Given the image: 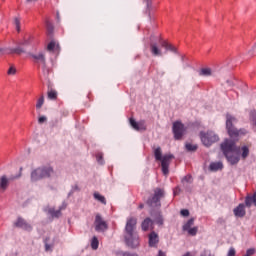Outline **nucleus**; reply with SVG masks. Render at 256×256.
<instances>
[{
  "instance_id": "1",
  "label": "nucleus",
  "mask_w": 256,
  "mask_h": 256,
  "mask_svg": "<svg viewBox=\"0 0 256 256\" xmlns=\"http://www.w3.org/2000/svg\"><path fill=\"white\" fill-rule=\"evenodd\" d=\"M135 229H137V218H128L125 226L124 239L126 245H128V247H131L132 249L139 247V234L135 232Z\"/></svg>"
},
{
  "instance_id": "2",
  "label": "nucleus",
  "mask_w": 256,
  "mask_h": 256,
  "mask_svg": "<svg viewBox=\"0 0 256 256\" xmlns=\"http://www.w3.org/2000/svg\"><path fill=\"white\" fill-rule=\"evenodd\" d=\"M221 149L230 165H237L239 163L241 148L235 145V141L226 139L221 144Z\"/></svg>"
},
{
  "instance_id": "3",
  "label": "nucleus",
  "mask_w": 256,
  "mask_h": 256,
  "mask_svg": "<svg viewBox=\"0 0 256 256\" xmlns=\"http://www.w3.org/2000/svg\"><path fill=\"white\" fill-rule=\"evenodd\" d=\"M55 171L51 166H42L34 169L31 172L30 179L32 183H37V181H41L42 179H47L53 175Z\"/></svg>"
},
{
  "instance_id": "4",
  "label": "nucleus",
  "mask_w": 256,
  "mask_h": 256,
  "mask_svg": "<svg viewBox=\"0 0 256 256\" xmlns=\"http://www.w3.org/2000/svg\"><path fill=\"white\" fill-rule=\"evenodd\" d=\"M233 123H237V118L233 117L231 114L226 115V129L228 131L229 136L232 139H235L237 137H241V135H246L247 130L245 129H240L238 130L233 126Z\"/></svg>"
},
{
  "instance_id": "5",
  "label": "nucleus",
  "mask_w": 256,
  "mask_h": 256,
  "mask_svg": "<svg viewBox=\"0 0 256 256\" xmlns=\"http://www.w3.org/2000/svg\"><path fill=\"white\" fill-rule=\"evenodd\" d=\"M165 197V189L156 188L154 189V195L147 200V205L152 209H160L161 208V199Z\"/></svg>"
},
{
  "instance_id": "6",
  "label": "nucleus",
  "mask_w": 256,
  "mask_h": 256,
  "mask_svg": "<svg viewBox=\"0 0 256 256\" xmlns=\"http://www.w3.org/2000/svg\"><path fill=\"white\" fill-rule=\"evenodd\" d=\"M200 139L205 147H211L213 143L219 141V136L213 131L201 132Z\"/></svg>"
},
{
  "instance_id": "7",
  "label": "nucleus",
  "mask_w": 256,
  "mask_h": 256,
  "mask_svg": "<svg viewBox=\"0 0 256 256\" xmlns=\"http://www.w3.org/2000/svg\"><path fill=\"white\" fill-rule=\"evenodd\" d=\"M172 131L174 133V138L179 141V139L183 138L185 135V125L183 123L177 121L173 123Z\"/></svg>"
},
{
  "instance_id": "8",
  "label": "nucleus",
  "mask_w": 256,
  "mask_h": 256,
  "mask_svg": "<svg viewBox=\"0 0 256 256\" xmlns=\"http://www.w3.org/2000/svg\"><path fill=\"white\" fill-rule=\"evenodd\" d=\"M21 174L16 176H10L9 178L6 175L0 177V193H5L7 191V187H9L10 181H15V179H19Z\"/></svg>"
},
{
  "instance_id": "9",
  "label": "nucleus",
  "mask_w": 256,
  "mask_h": 256,
  "mask_svg": "<svg viewBox=\"0 0 256 256\" xmlns=\"http://www.w3.org/2000/svg\"><path fill=\"white\" fill-rule=\"evenodd\" d=\"M173 154H166L161 158V167H162V173L164 175H169V165L171 163V159H173Z\"/></svg>"
},
{
  "instance_id": "10",
  "label": "nucleus",
  "mask_w": 256,
  "mask_h": 256,
  "mask_svg": "<svg viewBox=\"0 0 256 256\" xmlns=\"http://www.w3.org/2000/svg\"><path fill=\"white\" fill-rule=\"evenodd\" d=\"M94 225L95 231L98 232L107 231L108 229L107 222L103 220V217H101L100 214L96 215Z\"/></svg>"
},
{
  "instance_id": "11",
  "label": "nucleus",
  "mask_w": 256,
  "mask_h": 256,
  "mask_svg": "<svg viewBox=\"0 0 256 256\" xmlns=\"http://www.w3.org/2000/svg\"><path fill=\"white\" fill-rule=\"evenodd\" d=\"M130 125L135 131H146L147 126L145 125V120H141L139 122L135 121V119L130 118Z\"/></svg>"
},
{
  "instance_id": "12",
  "label": "nucleus",
  "mask_w": 256,
  "mask_h": 256,
  "mask_svg": "<svg viewBox=\"0 0 256 256\" xmlns=\"http://www.w3.org/2000/svg\"><path fill=\"white\" fill-rule=\"evenodd\" d=\"M148 245L149 247L157 248V245H159V234H157L155 231H152L148 235Z\"/></svg>"
},
{
  "instance_id": "13",
  "label": "nucleus",
  "mask_w": 256,
  "mask_h": 256,
  "mask_svg": "<svg viewBox=\"0 0 256 256\" xmlns=\"http://www.w3.org/2000/svg\"><path fill=\"white\" fill-rule=\"evenodd\" d=\"M15 227H19L20 229H24V231H32L33 227L31 224L27 223L25 219L23 218H18L17 221L15 222Z\"/></svg>"
},
{
  "instance_id": "14",
  "label": "nucleus",
  "mask_w": 256,
  "mask_h": 256,
  "mask_svg": "<svg viewBox=\"0 0 256 256\" xmlns=\"http://www.w3.org/2000/svg\"><path fill=\"white\" fill-rule=\"evenodd\" d=\"M150 53L154 57H163V51H161V48H159L156 42L150 43Z\"/></svg>"
},
{
  "instance_id": "15",
  "label": "nucleus",
  "mask_w": 256,
  "mask_h": 256,
  "mask_svg": "<svg viewBox=\"0 0 256 256\" xmlns=\"http://www.w3.org/2000/svg\"><path fill=\"white\" fill-rule=\"evenodd\" d=\"M159 45L163 47L166 51H171L172 53H177V48L173 46L172 44H169L167 40L159 39L158 40Z\"/></svg>"
},
{
  "instance_id": "16",
  "label": "nucleus",
  "mask_w": 256,
  "mask_h": 256,
  "mask_svg": "<svg viewBox=\"0 0 256 256\" xmlns=\"http://www.w3.org/2000/svg\"><path fill=\"white\" fill-rule=\"evenodd\" d=\"M32 59H34L35 63H40V65H45L47 63V60L45 59V54L43 52H40L38 54H32Z\"/></svg>"
},
{
  "instance_id": "17",
  "label": "nucleus",
  "mask_w": 256,
  "mask_h": 256,
  "mask_svg": "<svg viewBox=\"0 0 256 256\" xmlns=\"http://www.w3.org/2000/svg\"><path fill=\"white\" fill-rule=\"evenodd\" d=\"M235 217H245V204H239L236 208H234Z\"/></svg>"
},
{
  "instance_id": "18",
  "label": "nucleus",
  "mask_w": 256,
  "mask_h": 256,
  "mask_svg": "<svg viewBox=\"0 0 256 256\" xmlns=\"http://www.w3.org/2000/svg\"><path fill=\"white\" fill-rule=\"evenodd\" d=\"M151 217L154 218L155 223L158 225H163V216L161 215V211H151L150 212Z\"/></svg>"
},
{
  "instance_id": "19",
  "label": "nucleus",
  "mask_w": 256,
  "mask_h": 256,
  "mask_svg": "<svg viewBox=\"0 0 256 256\" xmlns=\"http://www.w3.org/2000/svg\"><path fill=\"white\" fill-rule=\"evenodd\" d=\"M142 231H149V228L153 227V220L151 218H145L141 224Z\"/></svg>"
},
{
  "instance_id": "20",
  "label": "nucleus",
  "mask_w": 256,
  "mask_h": 256,
  "mask_svg": "<svg viewBox=\"0 0 256 256\" xmlns=\"http://www.w3.org/2000/svg\"><path fill=\"white\" fill-rule=\"evenodd\" d=\"M210 171H220L223 169V163L221 162H212L209 166Z\"/></svg>"
},
{
  "instance_id": "21",
  "label": "nucleus",
  "mask_w": 256,
  "mask_h": 256,
  "mask_svg": "<svg viewBox=\"0 0 256 256\" xmlns=\"http://www.w3.org/2000/svg\"><path fill=\"white\" fill-rule=\"evenodd\" d=\"M94 199L102 203V205H107V200L105 199V196L99 194V192L94 193Z\"/></svg>"
},
{
  "instance_id": "22",
  "label": "nucleus",
  "mask_w": 256,
  "mask_h": 256,
  "mask_svg": "<svg viewBox=\"0 0 256 256\" xmlns=\"http://www.w3.org/2000/svg\"><path fill=\"white\" fill-rule=\"evenodd\" d=\"M199 75H200L201 77H211V75H212L211 68H202V69L199 71Z\"/></svg>"
},
{
  "instance_id": "23",
  "label": "nucleus",
  "mask_w": 256,
  "mask_h": 256,
  "mask_svg": "<svg viewBox=\"0 0 256 256\" xmlns=\"http://www.w3.org/2000/svg\"><path fill=\"white\" fill-rule=\"evenodd\" d=\"M8 53H15L16 55H21V53H25V49H23L21 46H18L16 48H10Z\"/></svg>"
},
{
  "instance_id": "24",
  "label": "nucleus",
  "mask_w": 256,
  "mask_h": 256,
  "mask_svg": "<svg viewBox=\"0 0 256 256\" xmlns=\"http://www.w3.org/2000/svg\"><path fill=\"white\" fill-rule=\"evenodd\" d=\"M181 183L183 185H191V183H193V176L186 175L184 178H182Z\"/></svg>"
},
{
  "instance_id": "25",
  "label": "nucleus",
  "mask_w": 256,
  "mask_h": 256,
  "mask_svg": "<svg viewBox=\"0 0 256 256\" xmlns=\"http://www.w3.org/2000/svg\"><path fill=\"white\" fill-rule=\"evenodd\" d=\"M195 223V219L191 218L189 219L184 225H183V231H188V229H191Z\"/></svg>"
},
{
  "instance_id": "26",
  "label": "nucleus",
  "mask_w": 256,
  "mask_h": 256,
  "mask_svg": "<svg viewBox=\"0 0 256 256\" xmlns=\"http://www.w3.org/2000/svg\"><path fill=\"white\" fill-rule=\"evenodd\" d=\"M154 157L156 161H161L163 158V153L161 152V147H158L154 150Z\"/></svg>"
},
{
  "instance_id": "27",
  "label": "nucleus",
  "mask_w": 256,
  "mask_h": 256,
  "mask_svg": "<svg viewBox=\"0 0 256 256\" xmlns=\"http://www.w3.org/2000/svg\"><path fill=\"white\" fill-rule=\"evenodd\" d=\"M241 151H242V154H241L242 159H247V157H249V147L243 146L241 148Z\"/></svg>"
},
{
  "instance_id": "28",
  "label": "nucleus",
  "mask_w": 256,
  "mask_h": 256,
  "mask_svg": "<svg viewBox=\"0 0 256 256\" xmlns=\"http://www.w3.org/2000/svg\"><path fill=\"white\" fill-rule=\"evenodd\" d=\"M91 247H92V249H93L94 251L97 250V249H99V240L97 239L96 236H94V237L92 238Z\"/></svg>"
},
{
  "instance_id": "29",
  "label": "nucleus",
  "mask_w": 256,
  "mask_h": 256,
  "mask_svg": "<svg viewBox=\"0 0 256 256\" xmlns=\"http://www.w3.org/2000/svg\"><path fill=\"white\" fill-rule=\"evenodd\" d=\"M49 213L52 217H56V218H59V216L61 215V208L59 210H55L53 208H51L49 210Z\"/></svg>"
},
{
  "instance_id": "30",
  "label": "nucleus",
  "mask_w": 256,
  "mask_h": 256,
  "mask_svg": "<svg viewBox=\"0 0 256 256\" xmlns=\"http://www.w3.org/2000/svg\"><path fill=\"white\" fill-rule=\"evenodd\" d=\"M48 99H51L52 101H55V99H57V91L50 90L48 92Z\"/></svg>"
},
{
  "instance_id": "31",
  "label": "nucleus",
  "mask_w": 256,
  "mask_h": 256,
  "mask_svg": "<svg viewBox=\"0 0 256 256\" xmlns=\"http://www.w3.org/2000/svg\"><path fill=\"white\" fill-rule=\"evenodd\" d=\"M43 103H45V97L41 96L36 103V109H41L43 107Z\"/></svg>"
},
{
  "instance_id": "32",
  "label": "nucleus",
  "mask_w": 256,
  "mask_h": 256,
  "mask_svg": "<svg viewBox=\"0 0 256 256\" xmlns=\"http://www.w3.org/2000/svg\"><path fill=\"white\" fill-rule=\"evenodd\" d=\"M188 233L192 236V237H195V235H197V231H199V228L197 227H193V228H189L188 230Z\"/></svg>"
},
{
  "instance_id": "33",
  "label": "nucleus",
  "mask_w": 256,
  "mask_h": 256,
  "mask_svg": "<svg viewBox=\"0 0 256 256\" xmlns=\"http://www.w3.org/2000/svg\"><path fill=\"white\" fill-rule=\"evenodd\" d=\"M14 25L16 26V30L18 31H21V20H19V18H15L14 19Z\"/></svg>"
},
{
  "instance_id": "34",
  "label": "nucleus",
  "mask_w": 256,
  "mask_h": 256,
  "mask_svg": "<svg viewBox=\"0 0 256 256\" xmlns=\"http://www.w3.org/2000/svg\"><path fill=\"white\" fill-rule=\"evenodd\" d=\"M46 28H47V33H48V35H52L53 34V24H51V23H49V22H47L46 23Z\"/></svg>"
},
{
  "instance_id": "35",
  "label": "nucleus",
  "mask_w": 256,
  "mask_h": 256,
  "mask_svg": "<svg viewBox=\"0 0 256 256\" xmlns=\"http://www.w3.org/2000/svg\"><path fill=\"white\" fill-rule=\"evenodd\" d=\"M245 205L246 207H251L253 205V199L251 196H247L245 199Z\"/></svg>"
},
{
  "instance_id": "36",
  "label": "nucleus",
  "mask_w": 256,
  "mask_h": 256,
  "mask_svg": "<svg viewBox=\"0 0 256 256\" xmlns=\"http://www.w3.org/2000/svg\"><path fill=\"white\" fill-rule=\"evenodd\" d=\"M55 47H57V43H55V41H51L48 46H47V50L48 51H53L55 49Z\"/></svg>"
},
{
  "instance_id": "37",
  "label": "nucleus",
  "mask_w": 256,
  "mask_h": 256,
  "mask_svg": "<svg viewBox=\"0 0 256 256\" xmlns=\"http://www.w3.org/2000/svg\"><path fill=\"white\" fill-rule=\"evenodd\" d=\"M42 71H43L45 77H49V71H50V70H49V68L47 67V63L44 64V65H42Z\"/></svg>"
},
{
  "instance_id": "38",
  "label": "nucleus",
  "mask_w": 256,
  "mask_h": 256,
  "mask_svg": "<svg viewBox=\"0 0 256 256\" xmlns=\"http://www.w3.org/2000/svg\"><path fill=\"white\" fill-rule=\"evenodd\" d=\"M187 151H197V145L186 144Z\"/></svg>"
},
{
  "instance_id": "39",
  "label": "nucleus",
  "mask_w": 256,
  "mask_h": 256,
  "mask_svg": "<svg viewBox=\"0 0 256 256\" xmlns=\"http://www.w3.org/2000/svg\"><path fill=\"white\" fill-rule=\"evenodd\" d=\"M256 253V250L255 248H249L247 251H246V254L244 256H253L255 255Z\"/></svg>"
},
{
  "instance_id": "40",
  "label": "nucleus",
  "mask_w": 256,
  "mask_h": 256,
  "mask_svg": "<svg viewBox=\"0 0 256 256\" xmlns=\"http://www.w3.org/2000/svg\"><path fill=\"white\" fill-rule=\"evenodd\" d=\"M15 73H17V69H15V67L11 66V67L8 69L7 74H8V75H15Z\"/></svg>"
},
{
  "instance_id": "41",
  "label": "nucleus",
  "mask_w": 256,
  "mask_h": 256,
  "mask_svg": "<svg viewBox=\"0 0 256 256\" xmlns=\"http://www.w3.org/2000/svg\"><path fill=\"white\" fill-rule=\"evenodd\" d=\"M180 215H182V217H189V211L187 209H182Z\"/></svg>"
},
{
  "instance_id": "42",
  "label": "nucleus",
  "mask_w": 256,
  "mask_h": 256,
  "mask_svg": "<svg viewBox=\"0 0 256 256\" xmlns=\"http://www.w3.org/2000/svg\"><path fill=\"white\" fill-rule=\"evenodd\" d=\"M96 159H97L98 163L103 165V154H97Z\"/></svg>"
},
{
  "instance_id": "43",
  "label": "nucleus",
  "mask_w": 256,
  "mask_h": 256,
  "mask_svg": "<svg viewBox=\"0 0 256 256\" xmlns=\"http://www.w3.org/2000/svg\"><path fill=\"white\" fill-rule=\"evenodd\" d=\"M236 251H235V248L231 247L228 251V254L227 256H235L236 255Z\"/></svg>"
},
{
  "instance_id": "44",
  "label": "nucleus",
  "mask_w": 256,
  "mask_h": 256,
  "mask_svg": "<svg viewBox=\"0 0 256 256\" xmlns=\"http://www.w3.org/2000/svg\"><path fill=\"white\" fill-rule=\"evenodd\" d=\"M45 121H47V117H45V116H41L38 118V123H40V124L45 123Z\"/></svg>"
},
{
  "instance_id": "45",
  "label": "nucleus",
  "mask_w": 256,
  "mask_h": 256,
  "mask_svg": "<svg viewBox=\"0 0 256 256\" xmlns=\"http://www.w3.org/2000/svg\"><path fill=\"white\" fill-rule=\"evenodd\" d=\"M200 256H211V251L210 250H204Z\"/></svg>"
},
{
  "instance_id": "46",
  "label": "nucleus",
  "mask_w": 256,
  "mask_h": 256,
  "mask_svg": "<svg viewBox=\"0 0 256 256\" xmlns=\"http://www.w3.org/2000/svg\"><path fill=\"white\" fill-rule=\"evenodd\" d=\"M53 249V246L45 242V251H51Z\"/></svg>"
},
{
  "instance_id": "47",
  "label": "nucleus",
  "mask_w": 256,
  "mask_h": 256,
  "mask_svg": "<svg viewBox=\"0 0 256 256\" xmlns=\"http://www.w3.org/2000/svg\"><path fill=\"white\" fill-rule=\"evenodd\" d=\"M31 43V41L28 39H25L23 42L20 43V45L27 46Z\"/></svg>"
},
{
  "instance_id": "48",
  "label": "nucleus",
  "mask_w": 256,
  "mask_h": 256,
  "mask_svg": "<svg viewBox=\"0 0 256 256\" xmlns=\"http://www.w3.org/2000/svg\"><path fill=\"white\" fill-rule=\"evenodd\" d=\"M122 256H139V255H137V254H131V253H129V252H125V253L122 254Z\"/></svg>"
},
{
  "instance_id": "49",
  "label": "nucleus",
  "mask_w": 256,
  "mask_h": 256,
  "mask_svg": "<svg viewBox=\"0 0 256 256\" xmlns=\"http://www.w3.org/2000/svg\"><path fill=\"white\" fill-rule=\"evenodd\" d=\"M158 256H167V254H165V252H163V251L159 250V252H158Z\"/></svg>"
},
{
  "instance_id": "50",
  "label": "nucleus",
  "mask_w": 256,
  "mask_h": 256,
  "mask_svg": "<svg viewBox=\"0 0 256 256\" xmlns=\"http://www.w3.org/2000/svg\"><path fill=\"white\" fill-rule=\"evenodd\" d=\"M144 207H145L144 204H140V205L138 206V209H143Z\"/></svg>"
},
{
  "instance_id": "51",
  "label": "nucleus",
  "mask_w": 256,
  "mask_h": 256,
  "mask_svg": "<svg viewBox=\"0 0 256 256\" xmlns=\"http://www.w3.org/2000/svg\"><path fill=\"white\" fill-rule=\"evenodd\" d=\"M27 3H33V1H37V0H26Z\"/></svg>"
},
{
  "instance_id": "52",
  "label": "nucleus",
  "mask_w": 256,
  "mask_h": 256,
  "mask_svg": "<svg viewBox=\"0 0 256 256\" xmlns=\"http://www.w3.org/2000/svg\"><path fill=\"white\" fill-rule=\"evenodd\" d=\"M174 195H177V191H174Z\"/></svg>"
}]
</instances>
